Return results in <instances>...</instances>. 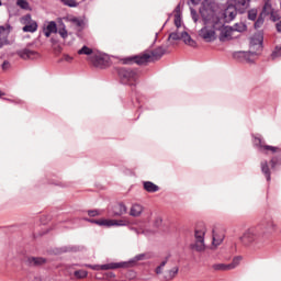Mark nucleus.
Returning a JSON list of instances; mask_svg holds the SVG:
<instances>
[{"label": "nucleus", "mask_w": 281, "mask_h": 281, "mask_svg": "<svg viewBox=\"0 0 281 281\" xmlns=\"http://www.w3.org/2000/svg\"><path fill=\"white\" fill-rule=\"evenodd\" d=\"M166 54V47L158 46L154 50H145L138 55L123 58V65H148L159 60Z\"/></svg>", "instance_id": "f257e3e1"}, {"label": "nucleus", "mask_w": 281, "mask_h": 281, "mask_svg": "<svg viewBox=\"0 0 281 281\" xmlns=\"http://www.w3.org/2000/svg\"><path fill=\"white\" fill-rule=\"evenodd\" d=\"M240 241L245 247H254L255 249H262L269 244V235L260 233L258 228L247 229L240 237Z\"/></svg>", "instance_id": "f03ea898"}, {"label": "nucleus", "mask_w": 281, "mask_h": 281, "mask_svg": "<svg viewBox=\"0 0 281 281\" xmlns=\"http://www.w3.org/2000/svg\"><path fill=\"white\" fill-rule=\"evenodd\" d=\"M262 41L261 34H256L250 38V50L249 52H237L234 53V58L236 60H246V63H254L258 57V54L262 52Z\"/></svg>", "instance_id": "7ed1b4c3"}, {"label": "nucleus", "mask_w": 281, "mask_h": 281, "mask_svg": "<svg viewBox=\"0 0 281 281\" xmlns=\"http://www.w3.org/2000/svg\"><path fill=\"white\" fill-rule=\"evenodd\" d=\"M223 27V22L216 15H212L210 19L204 20V27L199 31V36L202 37L205 43H214L216 41V32Z\"/></svg>", "instance_id": "20e7f679"}, {"label": "nucleus", "mask_w": 281, "mask_h": 281, "mask_svg": "<svg viewBox=\"0 0 281 281\" xmlns=\"http://www.w3.org/2000/svg\"><path fill=\"white\" fill-rule=\"evenodd\" d=\"M116 74L121 85H128V87L132 88L137 86V79L139 78V75H137V70L133 68L121 67L116 68ZM132 93L136 95V102L139 103V97L137 95V91H135V89H132Z\"/></svg>", "instance_id": "39448f33"}, {"label": "nucleus", "mask_w": 281, "mask_h": 281, "mask_svg": "<svg viewBox=\"0 0 281 281\" xmlns=\"http://www.w3.org/2000/svg\"><path fill=\"white\" fill-rule=\"evenodd\" d=\"M194 236L195 244L191 245V248L195 249V251H203L205 249V226L196 227Z\"/></svg>", "instance_id": "423d86ee"}, {"label": "nucleus", "mask_w": 281, "mask_h": 281, "mask_svg": "<svg viewBox=\"0 0 281 281\" xmlns=\"http://www.w3.org/2000/svg\"><path fill=\"white\" fill-rule=\"evenodd\" d=\"M81 267H87L88 269H92V271H109L111 269H122L126 267L124 262H110L105 265H81Z\"/></svg>", "instance_id": "0eeeda50"}, {"label": "nucleus", "mask_w": 281, "mask_h": 281, "mask_svg": "<svg viewBox=\"0 0 281 281\" xmlns=\"http://www.w3.org/2000/svg\"><path fill=\"white\" fill-rule=\"evenodd\" d=\"M240 260L243 258L235 257L231 263H215L213 265L214 271H232V269H236L238 265H240Z\"/></svg>", "instance_id": "6e6552de"}, {"label": "nucleus", "mask_w": 281, "mask_h": 281, "mask_svg": "<svg viewBox=\"0 0 281 281\" xmlns=\"http://www.w3.org/2000/svg\"><path fill=\"white\" fill-rule=\"evenodd\" d=\"M88 60L91 63V65H93V67H97L98 69H106V66L109 65V60L98 54L91 55L88 57Z\"/></svg>", "instance_id": "1a4fd4ad"}, {"label": "nucleus", "mask_w": 281, "mask_h": 281, "mask_svg": "<svg viewBox=\"0 0 281 281\" xmlns=\"http://www.w3.org/2000/svg\"><path fill=\"white\" fill-rule=\"evenodd\" d=\"M22 23H24L25 26H23V32H31L34 33L36 30H38V24L36 21H32V15L26 14L22 18Z\"/></svg>", "instance_id": "9d476101"}, {"label": "nucleus", "mask_w": 281, "mask_h": 281, "mask_svg": "<svg viewBox=\"0 0 281 281\" xmlns=\"http://www.w3.org/2000/svg\"><path fill=\"white\" fill-rule=\"evenodd\" d=\"M217 31L221 32L220 41H222V43H225V41H232V34H234L232 26H225L222 22V27L217 29Z\"/></svg>", "instance_id": "9b49d317"}, {"label": "nucleus", "mask_w": 281, "mask_h": 281, "mask_svg": "<svg viewBox=\"0 0 281 281\" xmlns=\"http://www.w3.org/2000/svg\"><path fill=\"white\" fill-rule=\"evenodd\" d=\"M18 56L23 60H34V58H38V53L36 50H32L30 48H23L16 52Z\"/></svg>", "instance_id": "f8f14e48"}, {"label": "nucleus", "mask_w": 281, "mask_h": 281, "mask_svg": "<svg viewBox=\"0 0 281 281\" xmlns=\"http://www.w3.org/2000/svg\"><path fill=\"white\" fill-rule=\"evenodd\" d=\"M128 212L126 204L119 202L112 206V216H124Z\"/></svg>", "instance_id": "ddd939ff"}, {"label": "nucleus", "mask_w": 281, "mask_h": 281, "mask_svg": "<svg viewBox=\"0 0 281 281\" xmlns=\"http://www.w3.org/2000/svg\"><path fill=\"white\" fill-rule=\"evenodd\" d=\"M105 223V227H126V225H130L128 220H106L103 221Z\"/></svg>", "instance_id": "4468645a"}, {"label": "nucleus", "mask_w": 281, "mask_h": 281, "mask_svg": "<svg viewBox=\"0 0 281 281\" xmlns=\"http://www.w3.org/2000/svg\"><path fill=\"white\" fill-rule=\"evenodd\" d=\"M268 10H271V5H269V3H266L263 5L261 14L258 16V19L255 22V30H258V29L262 27V25L265 23V18H262V15L267 14Z\"/></svg>", "instance_id": "2eb2a0df"}, {"label": "nucleus", "mask_w": 281, "mask_h": 281, "mask_svg": "<svg viewBox=\"0 0 281 281\" xmlns=\"http://www.w3.org/2000/svg\"><path fill=\"white\" fill-rule=\"evenodd\" d=\"M56 33H58V26L56 25V23L54 21L48 22L47 26L44 27V36H46V38H49L52 34Z\"/></svg>", "instance_id": "dca6fc26"}, {"label": "nucleus", "mask_w": 281, "mask_h": 281, "mask_svg": "<svg viewBox=\"0 0 281 281\" xmlns=\"http://www.w3.org/2000/svg\"><path fill=\"white\" fill-rule=\"evenodd\" d=\"M26 262L29 267H41V265H45L47 260L43 257H29Z\"/></svg>", "instance_id": "f3484780"}, {"label": "nucleus", "mask_w": 281, "mask_h": 281, "mask_svg": "<svg viewBox=\"0 0 281 281\" xmlns=\"http://www.w3.org/2000/svg\"><path fill=\"white\" fill-rule=\"evenodd\" d=\"M255 145L259 146V148H261V150H271V153H278V150H279L278 147H273L270 145H262V139L259 137L255 138Z\"/></svg>", "instance_id": "a211bd4d"}, {"label": "nucleus", "mask_w": 281, "mask_h": 281, "mask_svg": "<svg viewBox=\"0 0 281 281\" xmlns=\"http://www.w3.org/2000/svg\"><path fill=\"white\" fill-rule=\"evenodd\" d=\"M10 42L8 41V31L3 26H0V49L4 47V45H9Z\"/></svg>", "instance_id": "6ab92c4d"}, {"label": "nucleus", "mask_w": 281, "mask_h": 281, "mask_svg": "<svg viewBox=\"0 0 281 281\" xmlns=\"http://www.w3.org/2000/svg\"><path fill=\"white\" fill-rule=\"evenodd\" d=\"M144 212V206L140 204H133L130 211V216H142V213Z\"/></svg>", "instance_id": "aec40b11"}, {"label": "nucleus", "mask_w": 281, "mask_h": 281, "mask_svg": "<svg viewBox=\"0 0 281 281\" xmlns=\"http://www.w3.org/2000/svg\"><path fill=\"white\" fill-rule=\"evenodd\" d=\"M181 38L183 40L186 45H189V47H196V41L192 40V37L190 36V34H188V32H183L181 34Z\"/></svg>", "instance_id": "412c9836"}, {"label": "nucleus", "mask_w": 281, "mask_h": 281, "mask_svg": "<svg viewBox=\"0 0 281 281\" xmlns=\"http://www.w3.org/2000/svg\"><path fill=\"white\" fill-rule=\"evenodd\" d=\"M144 190H146V192H159V186L153 183L151 181H145L144 182Z\"/></svg>", "instance_id": "4be33fe9"}, {"label": "nucleus", "mask_w": 281, "mask_h": 281, "mask_svg": "<svg viewBox=\"0 0 281 281\" xmlns=\"http://www.w3.org/2000/svg\"><path fill=\"white\" fill-rule=\"evenodd\" d=\"M261 171L265 175L267 181H271V170L269 169V164L267 161L261 162Z\"/></svg>", "instance_id": "5701e85b"}, {"label": "nucleus", "mask_w": 281, "mask_h": 281, "mask_svg": "<svg viewBox=\"0 0 281 281\" xmlns=\"http://www.w3.org/2000/svg\"><path fill=\"white\" fill-rule=\"evenodd\" d=\"M224 239H225V235L223 233L218 235L216 234V231H213V245L215 247H218V245H221V243H223Z\"/></svg>", "instance_id": "b1692460"}, {"label": "nucleus", "mask_w": 281, "mask_h": 281, "mask_svg": "<svg viewBox=\"0 0 281 281\" xmlns=\"http://www.w3.org/2000/svg\"><path fill=\"white\" fill-rule=\"evenodd\" d=\"M79 56H94L95 54H93V49L88 47V46H82L81 49L78 50Z\"/></svg>", "instance_id": "393cba45"}, {"label": "nucleus", "mask_w": 281, "mask_h": 281, "mask_svg": "<svg viewBox=\"0 0 281 281\" xmlns=\"http://www.w3.org/2000/svg\"><path fill=\"white\" fill-rule=\"evenodd\" d=\"M236 9H227L224 12L225 19H227V21H234L236 19Z\"/></svg>", "instance_id": "a878e982"}, {"label": "nucleus", "mask_w": 281, "mask_h": 281, "mask_svg": "<svg viewBox=\"0 0 281 281\" xmlns=\"http://www.w3.org/2000/svg\"><path fill=\"white\" fill-rule=\"evenodd\" d=\"M233 32H246L247 31V24L239 22L236 23L234 26H231Z\"/></svg>", "instance_id": "bb28decb"}, {"label": "nucleus", "mask_w": 281, "mask_h": 281, "mask_svg": "<svg viewBox=\"0 0 281 281\" xmlns=\"http://www.w3.org/2000/svg\"><path fill=\"white\" fill-rule=\"evenodd\" d=\"M85 221H87L88 223H93L94 225H99L100 227H106V224L104 223L106 218L93 220V218L86 217Z\"/></svg>", "instance_id": "cd10ccee"}, {"label": "nucleus", "mask_w": 281, "mask_h": 281, "mask_svg": "<svg viewBox=\"0 0 281 281\" xmlns=\"http://www.w3.org/2000/svg\"><path fill=\"white\" fill-rule=\"evenodd\" d=\"M75 278H77V280H83V278H87L89 276V272H87V270H76L74 272Z\"/></svg>", "instance_id": "c85d7f7f"}, {"label": "nucleus", "mask_w": 281, "mask_h": 281, "mask_svg": "<svg viewBox=\"0 0 281 281\" xmlns=\"http://www.w3.org/2000/svg\"><path fill=\"white\" fill-rule=\"evenodd\" d=\"M71 23L74 25L77 26V30L80 32V30H82V27H85V21L78 19V18H72L71 20Z\"/></svg>", "instance_id": "c756f323"}, {"label": "nucleus", "mask_w": 281, "mask_h": 281, "mask_svg": "<svg viewBox=\"0 0 281 281\" xmlns=\"http://www.w3.org/2000/svg\"><path fill=\"white\" fill-rule=\"evenodd\" d=\"M177 273H179V268L175 267L171 270H169L167 272V274L165 276L166 280H172V278H175V276H177Z\"/></svg>", "instance_id": "7c9ffc66"}, {"label": "nucleus", "mask_w": 281, "mask_h": 281, "mask_svg": "<svg viewBox=\"0 0 281 281\" xmlns=\"http://www.w3.org/2000/svg\"><path fill=\"white\" fill-rule=\"evenodd\" d=\"M251 0H237L236 7L241 8V10H247Z\"/></svg>", "instance_id": "2f4dec72"}, {"label": "nucleus", "mask_w": 281, "mask_h": 281, "mask_svg": "<svg viewBox=\"0 0 281 281\" xmlns=\"http://www.w3.org/2000/svg\"><path fill=\"white\" fill-rule=\"evenodd\" d=\"M61 3L68 8H78L80 5V3H78L76 0H61Z\"/></svg>", "instance_id": "473e14b6"}, {"label": "nucleus", "mask_w": 281, "mask_h": 281, "mask_svg": "<svg viewBox=\"0 0 281 281\" xmlns=\"http://www.w3.org/2000/svg\"><path fill=\"white\" fill-rule=\"evenodd\" d=\"M248 19L249 21H256L258 19V9H250L248 11Z\"/></svg>", "instance_id": "72a5a7b5"}, {"label": "nucleus", "mask_w": 281, "mask_h": 281, "mask_svg": "<svg viewBox=\"0 0 281 281\" xmlns=\"http://www.w3.org/2000/svg\"><path fill=\"white\" fill-rule=\"evenodd\" d=\"M16 5H19V8L22 10H30V2L26 0H18Z\"/></svg>", "instance_id": "f704fd0d"}, {"label": "nucleus", "mask_w": 281, "mask_h": 281, "mask_svg": "<svg viewBox=\"0 0 281 281\" xmlns=\"http://www.w3.org/2000/svg\"><path fill=\"white\" fill-rule=\"evenodd\" d=\"M281 56V46H277L274 52L271 54V58L276 60V58H280Z\"/></svg>", "instance_id": "c9c22d12"}, {"label": "nucleus", "mask_w": 281, "mask_h": 281, "mask_svg": "<svg viewBox=\"0 0 281 281\" xmlns=\"http://www.w3.org/2000/svg\"><path fill=\"white\" fill-rule=\"evenodd\" d=\"M58 34L59 36H61V38H67V36H69V34L67 33V29L65 27L59 29Z\"/></svg>", "instance_id": "e433bc0d"}, {"label": "nucleus", "mask_w": 281, "mask_h": 281, "mask_svg": "<svg viewBox=\"0 0 281 281\" xmlns=\"http://www.w3.org/2000/svg\"><path fill=\"white\" fill-rule=\"evenodd\" d=\"M88 216H90L91 218H93L95 216H100V211L99 210H90V211H88Z\"/></svg>", "instance_id": "4c0bfd02"}, {"label": "nucleus", "mask_w": 281, "mask_h": 281, "mask_svg": "<svg viewBox=\"0 0 281 281\" xmlns=\"http://www.w3.org/2000/svg\"><path fill=\"white\" fill-rule=\"evenodd\" d=\"M167 260L162 261L157 268H156V273L159 274L161 273L162 269L166 267L167 265Z\"/></svg>", "instance_id": "58836bf2"}, {"label": "nucleus", "mask_w": 281, "mask_h": 281, "mask_svg": "<svg viewBox=\"0 0 281 281\" xmlns=\"http://www.w3.org/2000/svg\"><path fill=\"white\" fill-rule=\"evenodd\" d=\"M169 38H171V41H181V36L179 35V33H171L169 34Z\"/></svg>", "instance_id": "ea45409f"}, {"label": "nucleus", "mask_w": 281, "mask_h": 281, "mask_svg": "<svg viewBox=\"0 0 281 281\" xmlns=\"http://www.w3.org/2000/svg\"><path fill=\"white\" fill-rule=\"evenodd\" d=\"M266 229L267 232H273V221H268L267 225H266Z\"/></svg>", "instance_id": "a19ab883"}, {"label": "nucleus", "mask_w": 281, "mask_h": 281, "mask_svg": "<svg viewBox=\"0 0 281 281\" xmlns=\"http://www.w3.org/2000/svg\"><path fill=\"white\" fill-rule=\"evenodd\" d=\"M175 25L176 27H179L181 25V16L179 15L175 16Z\"/></svg>", "instance_id": "79ce46f5"}, {"label": "nucleus", "mask_w": 281, "mask_h": 281, "mask_svg": "<svg viewBox=\"0 0 281 281\" xmlns=\"http://www.w3.org/2000/svg\"><path fill=\"white\" fill-rule=\"evenodd\" d=\"M2 69H3V71H7V69H10V61H8V60L3 61Z\"/></svg>", "instance_id": "37998d69"}, {"label": "nucleus", "mask_w": 281, "mask_h": 281, "mask_svg": "<svg viewBox=\"0 0 281 281\" xmlns=\"http://www.w3.org/2000/svg\"><path fill=\"white\" fill-rule=\"evenodd\" d=\"M161 223H162L161 217H156V220H155V227H159V225H161Z\"/></svg>", "instance_id": "c03bdc74"}, {"label": "nucleus", "mask_w": 281, "mask_h": 281, "mask_svg": "<svg viewBox=\"0 0 281 281\" xmlns=\"http://www.w3.org/2000/svg\"><path fill=\"white\" fill-rule=\"evenodd\" d=\"M191 14H192V19H193L194 23H196V21H199V20L196 19V11H194V9H191Z\"/></svg>", "instance_id": "a18cd8bd"}, {"label": "nucleus", "mask_w": 281, "mask_h": 281, "mask_svg": "<svg viewBox=\"0 0 281 281\" xmlns=\"http://www.w3.org/2000/svg\"><path fill=\"white\" fill-rule=\"evenodd\" d=\"M144 258H146V255L140 254V255H137V256L135 257V260H136V261H139V260H144Z\"/></svg>", "instance_id": "49530a36"}, {"label": "nucleus", "mask_w": 281, "mask_h": 281, "mask_svg": "<svg viewBox=\"0 0 281 281\" xmlns=\"http://www.w3.org/2000/svg\"><path fill=\"white\" fill-rule=\"evenodd\" d=\"M270 164H271L272 168H276V165L278 164V160L276 158H272Z\"/></svg>", "instance_id": "de8ad7c7"}, {"label": "nucleus", "mask_w": 281, "mask_h": 281, "mask_svg": "<svg viewBox=\"0 0 281 281\" xmlns=\"http://www.w3.org/2000/svg\"><path fill=\"white\" fill-rule=\"evenodd\" d=\"M277 32H281V21L276 24Z\"/></svg>", "instance_id": "09e8293b"}, {"label": "nucleus", "mask_w": 281, "mask_h": 281, "mask_svg": "<svg viewBox=\"0 0 281 281\" xmlns=\"http://www.w3.org/2000/svg\"><path fill=\"white\" fill-rule=\"evenodd\" d=\"M191 3L193 5H199V3H201V0H191Z\"/></svg>", "instance_id": "8fccbe9b"}, {"label": "nucleus", "mask_w": 281, "mask_h": 281, "mask_svg": "<svg viewBox=\"0 0 281 281\" xmlns=\"http://www.w3.org/2000/svg\"><path fill=\"white\" fill-rule=\"evenodd\" d=\"M106 278H115V273L109 272V273L106 274Z\"/></svg>", "instance_id": "3c124183"}, {"label": "nucleus", "mask_w": 281, "mask_h": 281, "mask_svg": "<svg viewBox=\"0 0 281 281\" xmlns=\"http://www.w3.org/2000/svg\"><path fill=\"white\" fill-rule=\"evenodd\" d=\"M134 232H136V234H144V231L139 232L137 228H134Z\"/></svg>", "instance_id": "603ef678"}, {"label": "nucleus", "mask_w": 281, "mask_h": 281, "mask_svg": "<svg viewBox=\"0 0 281 281\" xmlns=\"http://www.w3.org/2000/svg\"><path fill=\"white\" fill-rule=\"evenodd\" d=\"M66 60L71 61V60H72V58H71V57H69V56H67V57H66Z\"/></svg>", "instance_id": "864d4df0"}, {"label": "nucleus", "mask_w": 281, "mask_h": 281, "mask_svg": "<svg viewBox=\"0 0 281 281\" xmlns=\"http://www.w3.org/2000/svg\"><path fill=\"white\" fill-rule=\"evenodd\" d=\"M2 95H5V93L0 91V98H2Z\"/></svg>", "instance_id": "5fc2aeb1"}, {"label": "nucleus", "mask_w": 281, "mask_h": 281, "mask_svg": "<svg viewBox=\"0 0 281 281\" xmlns=\"http://www.w3.org/2000/svg\"><path fill=\"white\" fill-rule=\"evenodd\" d=\"M0 5H1V1H0Z\"/></svg>", "instance_id": "6e6d98bb"}]
</instances>
